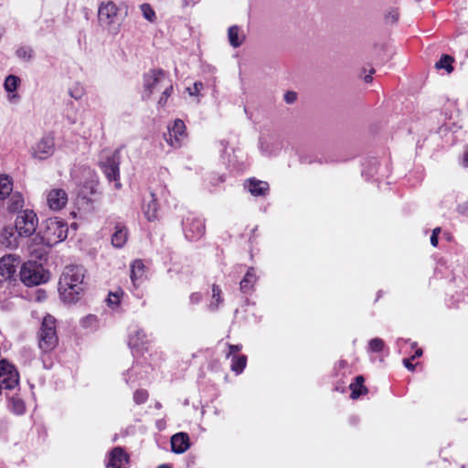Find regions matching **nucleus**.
<instances>
[{"label": "nucleus", "mask_w": 468, "mask_h": 468, "mask_svg": "<svg viewBox=\"0 0 468 468\" xmlns=\"http://www.w3.org/2000/svg\"><path fill=\"white\" fill-rule=\"evenodd\" d=\"M422 355V350L420 348H418L415 352V354L410 357V359H415L416 357H419Z\"/></svg>", "instance_id": "8fccbe9b"}, {"label": "nucleus", "mask_w": 468, "mask_h": 468, "mask_svg": "<svg viewBox=\"0 0 468 468\" xmlns=\"http://www.w3.org/2000/svg\"><path fill=\"white\" fill-rule=\"evenodd\" d=\"M0 244L9 249L17 247V236L13 228L5 227L2 229L0 232Z\"/></svg>", "instance_id": "aec40b11"}, {"label": "nucleus", "mask_w": 468, "mask_h": 468, "mask_svg": "<svg viewBox=\"0 0 468 468\" xmlns=\"http://www.w3.org/2000/svg\"><path fill=\"white\" fill-rule=\"evenodd\" d=\"M68 224L58 218H49L43 222V226L36 239L47 246H54L63 241L68 236Z\"/></svg>", "instance_id": "f03ea898"}, {"label": "nucleus", "mask_w": 468, "mask_h": 468, "mask_svg": "<svg viewBox=\"0 0 468 468\" xmlns=\"http://www.w3.org/2000/svg\"><path fill=\"white\" fill-rule=\"evenodd\" d=\"M168 97H166L164 92L162 93L161 97L159 98L158 100V102L157 104L161 107L165 106V103H166V101H167Z\"/></svg>", "instance_id": "a18cd8bd"}, {"label": "nucleus", "mask_w": 468, "mask_h": 468, "mask_svg": "<svg viewBox=\"0 0 468 468\" xmlns=\"http://www.w3.org/2000/svg\"><path fill=\"white\" fill-rule=\"evenodd\" d=\"M186 128L180 119L175 120L173 125L168 127V133L164 134L165 142L173 148H179L186 139Z\"/></svg>", "instance_id": "9d476101"}, {"label": "nucleus", "mask_w": 468, "mask_h": 468, "mask_svg": "<svg viewBox=\"0 0 468 468\" xmlns=\"http://www.w3.org/2000/svg\"><path fill=\"white\" fill-rule=\"evenodd\" d=\"M453 62V58L449 55H443L438 62H436L435 67L437 69H444L447 72H452L453 68L452 63Z\"/></svg>", "instance_id": "473e14b6"}, {"label": "nucleus", "mask_w": 468, "mask_h": 468, "mask_svg": "<svg viewBox=\"0 0 468 468\" xmlns=\"http://www.w3.org/2000/svg\"><path fill=\"white\" fill-rule=\"evenodd\" d=\"M128 455L120 448H114L110 455L107 463V468H127Z\"/></svg>", "instance_id": "2eb2a0df"}, {"label": "nucleus", "mask_w": 468, "mask_h": 468, "mask_svg": "<svg viewBox=\"0 0 468 468\" xmlns=\"http://www.w3.org/2000/svg\"><path fill=\"white\" fill-rule=\"evenodd\" d=\"M19 82L20 80L18 77L15 75H9L5 80V90L9 93L14 92L17 89Z\"/></svg>", "instance_id": "2f4dec72"}, {"label": "nucleus", "mask_w": 468, "mask_h": 468, "mask_svg": "<svg viewBox=\"0 0 468 468\" xmlns=\"http://www.w3.org/2000/svg\"><path fill=\"white\" fill-rule=\"evenodd\" d=\"M296 99L297 94L294 91H287L284 94V101L289 104L293 103L296 101Z\"/></svg>", "instance_id": "a19ab883"}, {"label": "nucleus", "mask_w": 468, "mask_h": 468, "mask_svg": "<svg viewBox=\"0 0 468 468\" xmlns=\"http://www.w3.org/2000/svg\"><path fill=\"white\" fill-rule=\"evenodd\" d=\"M10 408L11 410L17 415H21L25 412L24 401L17 397H12L10 399Z\"/></svg>", "instance_id": "72a5a7b5"}, {"label": "nucleus", "mask_w": 468, "mask_h": 468, "mask_svg": "<svg viewBox=\"0 0 468 468\" xmlns=\"http://www.w3.org/2000/svg\"><path fill=\"white\" fill-rule=\"evenodd\" d=\"M48 247L49 246L45 245L44 243H42L39 240V239H36V237H35L30 241L29 245L27 247V250H28L29 255L33 259L43 260L48 253Z\"/></svg>", "instance_id": "a211bd4d"}, {"label": "nucleus", "mask_w": 468, "mask_h": 468, "mask_svg": "<svg viewBox=\"0 0 468 468\" xmlns=\"http://www.w3.org/2000/svg\"><path fill=\"white\" fill-rule=\"evenodd\" d=\"M123 294L122 291L110 292L107 298V303L110 306L115 307L119 304L121 297Z\"/></svg>", "instance_id": "4c0bfd02"}, {"label": "nucleus", "mask_w": 468, "mask_h": 468, "mask_svg": "<svg viewBox=\"0 0 468 468\" xmlns=\"http://www.w3.org/2000/svg\"><path fill=\"white\" fill-rule=\"evenodd\" d=\"M184 232L189 240L199 239L205 233L203 219L197 217L187 218L184 222Z\"/></svg>", "instance_id": "f8f14e48"}, {"label": "nucleus", "mask_w": 468, "mask_h": 468, "mask_svg": "<svg viewBox=\"0 0 468 468\" xmlns=\"http://www.w3.org/2000/svg\"><path fill=\"white\" fill-rule=\"evenodd\" d=\"M247 365V356H231V370L236 374H240Z\"/></svg>", "instance_id": "c85d7f7f"}, {"label": "nucleus", "mask_w": 468, "mask_h": 468, "mask_svg": "<svg viewBox=\"0 0 468 468\" xmlns=\"http://www.w3.org/2000/svg\"><path fill=\"white\" fill-rule=\"evenodd\" d=\"M148 399V392L144 389H138L133 394V400L136 404H143Z\"/></svg>", "instance_id": "58836bf2"}, {"label": "nucleus", "mask_w": 468, "mask_h": 468, "mask_svg": "<svg viewBox=\"0 0 468 468\" xmlns=\"http://www.w3.org/2000/svg\"><path fill=\"white\" fill-rule=\"evenodd\" d=\"M119 13L120 8L113 1H101L99 4L97 15L100 27L109 34L117 35L122 25Z\"/></svg>", "instance_id": "7ed1b4c3"}, {"label": "nucleus", "mask_w": 468, "mask_h": 468, "mask_svg": "<svg viewBox=\"0 0 468 468\" xmlns=\"http://www.w3.org/2000/svg\"><path fill=\"white\" fill-rule=\"evenodd\" d=\"M223 302L221 297V290L218 285L212 286V302L208 305V309L210 311H216L219 305Z\"/></svg>", "instance_id": "7c9ffc66"}, {"label": "nucleus", "mask_w": 468, "mask_h": 468, "mask_svg": "<svg viewBox=\"0 0 468 468\" xmlns=\"http://www.w3.org/2000/svg\"><path fill=\"white\" fill-rule=\"evenodd\" d=\"M385 343L381 338H373L368 343V350L371 352H380L383 350Z\"/></svg>", "instance_id": "e433bc0d"}, {"label": "nucleus", "mask_w": 468, "mask_h": 468, "mask_svg": "<svg viewBox=\"0 0 468 468\" xmlns=\"http://www.w3.org/2000/svg\"><path fill=\"white\" fill-rule=\"evenodd\" d=\"M189 437L185 432H179L172 436L171 448L176 453H183L189 448Z\"/></svg>", "instance_id": "f3484780"}, {"label": "nucleus", "mask_w": 468, "mask_h": 468, "mask_svg": "<svg viewBox=\"0 0 468 468\" xmlns=\"http://www.w3.org/2000/svg\"><path fill=\"white\" fill-rule=\"evenodd\" d=\"M68 203V194L62 188H53L47 193V204L54 211L65 207Z\"/></svg>", "instance_id": "4468645a"}, {"label": "nucleus", "mask_w": 468, "mask_h": 468, "mask_svg": "<svg viewBox=\"0 0 468 468\" xmlns=\"http://www.w3.org/2000/svg\"><path fill=\"white\" fill-rule=\"evenodd\" d=\"M128 239V230L127 229L118 224L115 226V230L112 236V244L115 248H122L127 242Z\"/></svg>", "instance_id": "4be33fe9"}, {"label": "nucleus", "mask_w": 468, "mask_h": 468, "mask_svg": "<svg viewBox=\"0 0 468 468\" xmlns=\"http://www.w3.org/2000/svg\"><path fill=\"white\" fill-rule=\"evenodd\" d=\"M431 243L433 247H436L438 245V237L435 235H431Z\"/></svg>", "instance_id": "09e8293b"}, {"label": "nucleus", "mask_w": 468, "mask_h": 468, "mask_svg": "<svg viewBox=\"0 0 468 468\" xmlns=\"http://www.w3.org/2000/svg\"><path fill=\"white\" fill-rule=\"evenodd\" d=\"M202 296L199 292H193L189 296V303L191 304H197L200 303Z\"/></svg>", "instance_id": "37998d69"}, {"label": "nucleus", "mask_w": 468, "mask_h": 468, "mask_svg": "<svg viewBox=\"0 0 468 468\" xmlns=\"http://www.w3.org/2000/svg\"><path fill=\"white\" fill-rule=\"evenodd\" d=\"M120 163H121V150L116 149L112 155L107 156L105 161H101V168L110 182H114V187L121 189L122 184L120 182Z\"/></svg>", "instance_id": "0eeeda50"}, {"label": "nucleus", "mask_w": 468, "mask_h": 468, "mask_svg": "<svg viewBox=\"0 0 468 468\" xmlns=\"http://www.w3.org/2000/svg\"><path fill=\"white\" fill-rule=\"evenodd\" d=\"M20 279L25 285L35 286L46 282L48 276L41 264L36 261H28L21 267Z\"/></svg>", "instance_id": "423d86ee"}, {"label": "nucleus", "mask_w": 468, "mask_h": 468, "mask_svg": "<svg viewBox=\"0 0 468 468\" xmlns=\"http://www.w3.org/2000/svg\"><path fill=\"white\" fill-rule=\"evenodd\" d=\"M24 206V197L20 193H13L8 201L7 209L16 212Z\"/></svg>", "instance_id": "cd10ccee"}, {"label": "nucleus", "mask_w": 468, "mask_h": 468, "mask_svg": "<svg viewBox=\"0 0 468 468\" xmlns=\"http://www.w3.org/2000/svg\"><path fill=\"white\" fill-rule=\"evenodd\" d=\"M203 87H204L203 83L200 81H197V82L194 83L193 87L187 88L186 90L190 96H197V95H198L200 90L203 89Z\"/></svg>", "instance_id": "ea45409f"}, {"label": "nucleus", "mask_w": 468, "mask_h": 468, "mask_svg": "<svg viewBox=\"0 0 468 468\" xmlns=\"http://www.w3.org/2000/svg\"><path fill=\"white\" fill-rule=\"evenodd\" d=\"M256 281L257 276L255 274V271L253 268H250L239 283L240 290L245 293L250 292L253 289Z\"/></svg>", "instance_id": "b1692460"}, {"label": "nucleus", "mask_w": 468, "mask_h": 468, "mask_svg": "<svg viewBox=\"0 0 468 468\" xmlns=\"http://www.w3.org/2000/svg\"><path fill=\"white\" fill-rule=\"evenodd\" d=\"M147 343H148L147 335L141 329L134 330L129 335L128 344L132 349L143 348L144 346V345H146Z\"/></svg>", "instance_id": "412c9836"}, {"label": "nucleus", "mask_w": 468, "mask_h": 468, "mask_svg": "<svg viewBox=\"0 0 468 468\" xmlns=\"http://www.w3.org/2000/svg\"><path fill=\"white\" fill-rule=\"evenodd\" d=\"M143 98L148 99L155 92L164 89V94L169 97L173 92L172 81L162 69H151L144 75Z\"/></svg>", "instance_id": "20e7f679"}, {"label": "nucleus", "mask_w": 468, "mask_h": 468, "mask_svg": "<svg viewBox=\"0 0 468 468\" xmlns=\"http://www.w3.org/2000/svg\"><path fill=\"white\" fill-rule=\"evenodd\" d=\"M37 217L33 210L20 211L15 221L16 231L19 236L30 237L37 229Z\"/></svg>", "instance_id": "6e6552de"}, {"label": "nucleus", "mask_w": 468, "mask_h": 468, "mask_svg": "<svg viewBox=\"0 0 468 468\" xmlns=\"http://www.w3.org/2000/svg\"><path fill=\"white\" fill-rule=\"evenodd\" d=\"M229 353L227 355V357H230L234 356L233 354L236 352H239L241 350L242 346L241 345H229Z\"/></svg>", "instance_id": "79ce46f5"}, {"label": "nucleus", "mask_w": 468, "mask_h": 468, "mask_svg": "<svg viewBox=\"0 0 468 468\" xmlns=\"http://www.w3.org/2000/svg\"><path fill=\"white\" fill-rule=\"evenodd\" d=\"M157 468H170L168 465L163 464L158 466Z\"/></svg>", "instance_id": "603ef678"}, {"label": "nucleus", "mask_w": 468, "mask_h": 468, "mask_svg": "<svg viewBox=\"0 0 468 468\" xmlns=\"http://www.w3.org/2000/svg\"><path fill=\"white\" fill-rule=\"evenodd\" d=\"M69 94L75 100H80L84 95V88L80 83H75L69 89Z\"/></svg>", "instance_id": "f704fd0d"}, {"label": "nucleus", "mask_w": 468, "mask_h": 468, "mask_svg": "<svg viewBox=\"0 0 468 468\" xmlns=\"http://www.w3.org/2000/svg\"><path fill=\"white\" fill-rule=\"evenodd\" d=\"M441 232V229L440 228H435L432 231V234L431 235H435L438 237V234Z\"/></svg>", "instance_id": "3c124183"}, {"label": "nucleus", "mask_w": 468, "mask_h": 468, "mask_svg": "<svg viewBox=\"0 0 468 468\" xmlns=\"http://www.w3.org/2000/svg\"><path fill=\"white\" fill-rule=\"evenodd\" d=\"M157 200L155 195L151 193L148 199H145L143 205V212L149 221L157 218Z\"/></svg>", "instance_id": "6ab92c4d"}, {"label": "nucleus", "mask_w": 468, "mask_h": 468, "mask_svg": "<svg viewBox=\"0 0 468 468\" xmlns=\"http://www.w3.org/2000/svg\"><path fill=\"white\" fill-rule=\"evenodd\" d=\"M139 9L145 20L150 23H155L157 16L154 8L147 3H144L139 5Z\"/></svg>", "instance_id": "c756f323"}, {"label": "nucleus", "mask_w": 468, "mask_h": 468, "mask_svg": "<svg viewBox=\"0 0 468 468\" xmlns=\"http://www.w3.org/2000/svg\"><path fill=\"white\" fill-rule=\"evenodd\" d=\"M249 191L253 196L264 195L268 190V184L263 181L250 179L248 186Z\"/></svg>", "instance_id": "393cba45"}, {"label": "nucleus", "mask_w": 468, "mask_h": 468, "mask_svg": "<svg viewBox=\"0 0 468 468\" xmlns=\"http://www.w3.org/2000/svg\"><path fill=\"white\" fill-rule=\"evenodd\" d=\"M399 15L397 12H392L389 14L388 18L391 19L392 22H395L398 20Z\"/></svg>", "instance_id": "de8ad7c7"}, {"label": "nucleus", "mask_w": 468, "mask_h": 468, "mask_svg": "<svg viewBox=\"0 0 468 468\" xmlns=\"http://www.w3.org/2000/svg\"><path fill=\"white\" fill-rule=\"evenodd\" d=\"M228 38L231 47L239 48L243 44L245 35L238 26H232L228 30Z\"/></svg>", "instance_id": "5701e85b"}, {"label": "nucleus", "mask_w": 468, "mask_h": 468, "mask_svg": "<svg viewBox=\"0 0 468 468\" xmlns=\"http://www.w3.org/2000/svg\"><path fill=\"white\" fill-rule=\"evenodd\" d=\"M403 365L409 369V370H414L415 366L410 363V358H405L403 359Z\"/></svg>", "instance_id": "c03bdc74"}, {"label": "nucleus", "mask_w": 468, "mask_h": 468, "mask_svg": "<svg viewBox=\"0 0 468 468\" xmlns=\"http://www.w3.org/2000/svg\"><path fill=\"white\" fill-rule=\"evenodd\" d=\"M57 344L56 320L51 315H46L38 333V346L43 352L47 353L53 350Z\"/></svg>", "instance_id": "39448f33"}, {"label": "nucleus", "mask_w": 468, "mask_h": 468, "mask_svg": "<svg viewBox=\"0 0 468 468\" xmlns=\"http://www.w3.org/2000/svg\"><path fill=\"white\" fill-rule=\"evenodd\" d=\"M33 49L28 47H20L16 51L17 58L23 60H30L33 58Z\"/></svg>", "instance_id": "c9c22d12"}, {"label": "nucleus", "mask_w": 468, "mask_h": 468, "mask_svg": "<svg viewBox=\"0 0 468 468\" xmlns=\"http://www.w3.org/2000/svg\"><path fill=\"white\" fill-rule=\"evenodd\" d=\"M55 152V139L48 134L39 139L30 149V154L34 159L43 161L53 155Z\"/></svg>", "instance_id": "1a4fd4ad"}, {"label": "nucleus", "mask_w": 468, "mask_h": 468, "mask_svg": "<svg viewBox=\"0 0 468 468\" xmlns=\"http://www.w3.org/2000/svg\"><path fill=\"white\" fill-rule=\"evenodd\" d=\"M85 270L80 265L66 266L58 282V291L64 302L73 303L83 292Z\"/></svg>", "instance_id": "f257e3e1"}, {"label": "nucleus", "mask_w": 468, "mask_h": 468, "mask_svg": "<svg viewBox=\"0 0 468 468\" xmlns=\"http://www.w3.org/2000/svg\"><path fill=\"white\" fill-rule=\"evenodd\" d=\"M374 72H375V70H374L373 69H371L369 70V73L364 77V81H365V82H367V83L371 82V81H372V77H371V75H372Z\"/></svg>", "instance_id": "49530a36"}, {"label": "nucleus", "mask_w": 468, "mask_h": 468, "mask_svg": "<svg viewBox=\"0 0 468 468\" xmlns=\"http://www.w3.org/2000/svg\"><path fill=\"white\" fill-rule=\"evenodd\" d=\"M0 383L6 389H12L19 383L17 370L5 360L0 361Z\"/></svg>", "instance_id": "9b49d317"}, {"label": "nucleus", "mask_w": 468, "mask_h": 468, "mask_svg": "<svg viewBox=\"0 0 468 468\" xmlns=\"http://www.w3.org/2000/svg\"><path fill=\"white\" fill-rule=\"evenodd\" d=\"M20 264L19 257L16 254H6L0 258V276L5 280L14 277L16 268Z\"/></svg>", "instance_id": "ddd939ff"}, {"label": "nucleus", "mask_w": 468, "mask_h": 468, "mask_svg": "<svg viewBox=\"0 0 468 468\" xmlns=\"http://www.w3.org/2000/svg\"><path fill=\"white\" fill-rule=\"evenodd\" d=\"M350 389L352 399H357L360 395L367 393V389L364 386V378L357 376L355 382L350 384Z\"/></svg>", "instance_id": "a878e982"}, {"label": "nucleus", "mask_w": 468, "mask_h": 468, "mask_svg": "<svg viewBox=\"0 0 468 468\" xmlns=\"http://www.w3.org/2000/svg\"><path fill=\"white\" fill-rule=\"evenodd\" d=\"M13 189L11 178L7 176H0V199L7 197Z\"/></svg>", "instance_id": "bb28decb"}, {"label": "nucleus", "mask_w": 468, "mask_h": 468, "mask_svg": "<svg viewBox=\"0 0 468 468\" xmlns=\"http://www.w3.org/2000/svg\"><path fill=\"white\" fill-rule=\"evenodd\" d=\"M145 273V266L142 261H133L130 265V279L133 285L137 288L143 281Z\"/></svg>", "instance_id": "dca6fc26"}]
</instances>
